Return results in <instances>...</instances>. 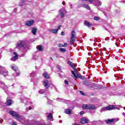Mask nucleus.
I'll return each mask as SVG.
<instances>
[{
	"label": "nucleus",
	"mask_w": 125,
	"mask_h": 125,
	"mask_svg": "<svg viewBox=\"0 0 125 125\" xmlns=\"http://www.w3.org/2000/svg\"><path fill=\"white\" fill-rule=\"evenodd\" d=\"M9 114L12 116V117H15L16 120L21 123V124H26V120L25 119V118L23 116H20L17 112L14 111H9Z\"/></svg>",
	"instance_id": "1"
},
{
	"label": "nucleus",
	"mask_w": 125,
	"mask_h": 125,
	"mask_svg": "<svg viewBox=\"0 0 125 125\" xmlns=\"http://www.w3.org/2000/svg\"><path fill=\"white\" fill-rule=\"evenodd\" d=\"M115 109H117V110H120V108L115 106L114 105H109V106L102 108L101 109V112H103V111H111L112 110H115Z\"/></svg>",
	"instance_id": "2"
},
{
	"label": "nucleus",
	"mask_w": 125,
	"mask_h": 125,
	"mask_svg": "<svg viewBox=\"0 0 125 125\" xmlns=\"http://www.w3.org/2000/svg\"><path fill=\"white\" fill-rule=\"evenodd\" d=\"M77 39V36L76 35V32L75 30H72L71 31V36L70 40V43L71 44H74L75 42H76V39Z\"/></svg>",
	"instance_id": "3"
},
{
	"label": "nucleus",
	"mask_w": 125,
	"mask_h": 125,
	"mask_svg": "<svg viewBox=\"0 0 125 125\" xmlns=\"http://www.w3.org/2000/svg\"><path fill=\"white\" fill-rule=\"evenodd\" d=\"M83 109H88L89 110H96V106L94 104H84L82 106Z\"/></svg>",
	"instance_id": "4"
},
{
	"label": "nucleus",
	"mask_w": 125,
	"mask_h": 125,
	"mask_svg": "<svg viewBox=\"0 0 125 125\" xmlns=\"http://www.w3.org/2000/svg\"><path fill=\"white\" fill-rule=\"evenodd\" d=\"M43 84L44 86H45V87L47 89L49 88V87H51L52 88L54 87V85L52 84L51 82L48 80H44L43 82Z\"/></svg>",
	"instance_id": "5"
},
{
	"label": "nucleus",
	"mask_w": 125,
	"mask_h": 125,
	"mask_svg": "<svg viewBox=\"0 0 125 125\" xmlns=\"http://www.w3.org/2000/svg\"><path fill=\"white\" fill-rule=\"evenodd\" d=\"M0 75H3L5 77L8 75L7 70L5 68L0 65Z\"/></svg>",
	"instance_id": "6"
},
{
	"label": "nucleus",
	"mask_w": 125,
	"mask_h": 125,
	"mask_svg": "<svg viewBox=\"0 0 125 125\" xmlns=\"http://www.w3.org/2000/svg\"><path fill=\"white\" fill-rule=\"evenodd\" d=\"M83 83L84 85H85L86 86H88V87H90L91 88H95V89L97 88V86H96L95 85H94L91 83H86L85 82H83Z\"/></svg>",
	"instance_id": "7"
},
{
	"label": "nucleus",
	"mask_w": 125,
	"mask_h": 125,
	"mask_svg": "<svg viewBox=\"0 0 125 125\" xmlns=\"http://www.w3.org/2000/svg\"><path fill=\"white\" fill-rule=\"evenodd\" d=\"M25 45V42L24 41H21L18 42L17 45V47L18 48H20L21 47H23Z\"/></svg>",
	"instance_id": "8"
},
{
	"label": "nucleus",
	"mask_w": 125,
	"mask_h": 125,
	"mask_svg": "<svg viewBox=\"0 0 125 125\" xmlns=\"http://www.w3.org/2000/svg\"><path fill=\"white\" fill-rule=\"evenodd\" d=\"M89 120L85 118H83L81 120V124L84 125V124H88Z\"/></svg>",
	"instance_id": "9"
},
{
	"label": "nucleus",
	"mask_w": 125,
	"mask_h": 125,
	"mask_svg": "<svg viewBox=\"0 0 125 125\" xmlns=\"http://www.w3.org/2000/svg\"><path fill=\"white\" fill-rule=\"evenodd\" d=\"M60 16L62 17V18H63V17L65 15V13H66V10L65 9H61L60 10Z\"/></svg>",
	"instance_id": "10"
},
{
	"label": "nucleus",
	"mask_w": 125,
	"mask_h": 125,
	"mask_svg": "<svg viewBox=\"0 0 125 125\" xmlns=\"http://www.w3.org/2000/svg\"><path fill=\"white\" fill-rule=\"evenodd\" d=\"M45 123L42 121H35L33 125H44Z\"/></svg>",
	"instance_id": "11"
},
{
	"label": "nucleus",
	"mask_w": 125,
	"mask_h": 125,
	"mask_svg": "<svg viewBox=\"0 0 125 125\" xmlns=\"http://www.w3.org/2000/svg\"><path fill=\"white\" fill-rule=\"evenodd\" d=\"M14 54L15 56H13L11 59V60H12V61H16V60H17V59L18 58V55H17V53H16V52H14Z\"/></svg>",
	"instance_id": "12"
},
{
	"label": "nucleus",
	"mask_w": 125,
	"mask_h": 125,
	"mask_svg": "<svg viewBox=\"0 0 125 125\" xmlns=\"http://www.w3.org/2000/svg\"><path fill=\"white\" fill-rule=\"evenodd\" d=\"M102 4V2L101 1L98 0H96L95 1V2L94 3V5H96L97 6H100Z\"/></svg>",
	"instance_id": "13"
},
{
	"label": "nucleus",
	"mask_w": 125,
	"mask_h": 125,
	"mask_svg": "<svg viewBox=\"0 0 125 125\" xmlns=\"http://www.w3.org/2000/svg\"><path fill=\"white\" fill-rule=\"evenodd\" d=\"M49 32H50V33H52L53 34H57V33H58V29H49Z\"/></svg>",
	"instance_id": "14"
},
{
	"label": "nucleus",
	"mask_w": 125,
	"mask_h": 125,
	"mask_svg": "<svg viewBox=\"0 0 125 125\" xmlns=\"http://www.w3.org/2000/svg\"><path fill=\"white\" fill-rule=\"evenodd\" d=\"M13 103V101L11 99H9L7 100L6 105L7 106H10V105H12Z\"/></svg>",
	"instance_id": "15"
},
{
	"label": "nucleus",
	"mask_w": 125,
	"mask_h": 125,
	"mask_svg": "<svg viewBox=\"0 0 125 125\" xmlns=\"http://www.w3.org/2000/svg\"><path fill=\"white\" fill-rule=\"evenodd\" d=\"M34 24V21H26L25 25L26 26H32Z\"/></svg>",
	"instance_id": "16"
},
{
	"label": "nucleus",
	"mask_w": 125,
	"mask_h": 125,
	"mask_svg": "<svg viewBox=\"0 0 125 125\" xmlns=\"http://www.w3.org/2000/svg\"><path fill=\"white\" fill-rule=\"evenodd\" d=\"M43 77H44V78H45V79H50V76L49 75V74H47V72H44L43 74Z\"/></svg>",
	"instance_id": "17"
},
{
	"label": "nucleus",
	"mask_w": 125,
	"mask_h": 125,
	"mask_svg": "<svg viewBox=\"0 0 125 125\" xmlns=\"http://www.w3.org/2000/svg\"><path fill=\"white\" fill-rule=\"evenodd\" d=\"M84 25H85V26H86L87 27H91V26H92V24L91 23H90L89 22L86 21H84Z\"/></svg>",
	"instance_id": "18"
},
{
	"label": "nucleus",
	"mask_w": 125,
	"mask_h": 125,
	"mask_svg": "<svg viewBox=\"0 0 125 125\" xmlns=\"http://www.w3.org/2000/svg\"><path fill=\"white\" fill-rule=\"evenodd\" d=\"M72 74L73 75L74 77L76 78V79H78V78H81V76L79 75L78 73H75V72L74 71H71Z\"/></svg>",
	"instance_id": "19"
},
{
	"label": "nucleus",
	"mask_w": 125,
	"mask_h": 125,
	"mask_svg": "<svg viewBox=\"0 0 125 125\" xmlns=\"http://www.w3.org/2000/svg\"><path fill=\"white\" fill-rule=\"evenodd\" d=\"M82 7L84 8H86V9H88V10H90V7L87 4H82Z\"/></svg>",
	"instance_id": "20"
},
{
	"label": "nucleus",
	"mask_w": 125,
	"mask_h": 125,
	"mask_svg": "<svg viewBox=\"0 0 125 125\" xmlns=\"http://www.w3.org/2000/svg\"><path fill=\"white\" fill-rule=\"evenodd\" d=\"M11 68L14 70L15 72L18 70V67L15 64H13L11 66Z\"/></svg>",
	"instance_id": "21"
},
{
	"label": "nucleus",
	"mask_w": 125,
	"mask_h": 125,
	"mask_svg": "<svg viewBox=\"0 0 125 125\" xmlns=\"http://www.w3.org/2000/svg\"><path fill=\"white\" fill-rule=\"evenodd\" d=\"M48 120H49L50 121H53V118L52 117V113H50L49 114V115L47 117Z\"/></svg>",
	"instance_id": "22"
},
{
	"label": "nucleus",
	"mask_w": 125,
	"mask_h": 125,
	"mask_svg": "<svg viewBox=\"0 0 125 125\" xmlns=\"http://www.w3.org/2000/svg\"><path fill=\"white\" fill-rule=\"evenodd\" d=\"M37 31L38 29H37V28H33L32 30V33L33 34V35H34V36H36Z\"/></svg>",
	"instance_id": "23"
},
{
	"label": "nucleus",
	"mask_w": 125,
	"mask_h": 125,
	"mask_svg": "<svg viewBox=\"0 0 125 125\" xmlns=\"http://www.w3.org/2000/svg\"><path fill=\"white\" fill-rule=\"evenodd\" d=\"M72 112V109H65L64 111V113L67 114H71Z\"/></svg>",
	"instance_id": "24"
},
{
	"label": "nucleus",
	"mask_w": 125,
	"mask_h": 125,
	"mask_svg": "<svg viewBox=\"0 0 125 125\" xmlns=\"http://www.w3.org/2000/svg\"><path fill=\"white\" fill-rule=\"evenodd\" d=\"M26 2V0H21V2L20 3V6H24L25 5V3Z\"/></svg>",
	"instance_id": "25"
},
{
	"label": "nucleus",
	"mask_w": 125,
	"mask_h": 125,
	"mask_svg": "<svg viewBox=\"0 0 125 125\" xmlns=\"http://www.w3.org/2000/svg\"><path fill=\"white\" fill-rule=\"evenodd\" d=\"M58 101H60V102H64L65 103H67L69 102V101L68 100H65L64 99L59 98L57 99Z\"/></svg>",
	"instance_id": "26"
},
{
	"label": "nucleus",
	"mask_w": 125,
	"mask_h": 125,
	"mask_svg": "<svg viewBox=\"0 0 125 125\" xmlns=\"http://www.w3.org/2000/svg\"><path fill=\"white\" fill-rule=\"evenodd\" d=\"M84 1H88L90 3H93L94 4V2H95L96 0H83Z\"/></svg>",
	"instance_id": "27"
},
{
	"label": "nucleus",
	"mask_w": 125,
	"mask_h": 125,
	"mask_svg": "<svg viewBox=\"0 0 125 125\" xmlns=\"http://www.w3.org/2000/svg\"><path fill=\"white\" fill-rule=\"evenodd\" d=\"M37 49H38L39 51H42V45H39L37 46Z\"/></svg>",
	"instance_id": "28"
},
{
	"label": "nucleus",
	"mask_w": 125,
	"mask_h": 125,
	"mask_svg": "<svg viewBox=\"0 0 125 125\" xmlns=\"http://www.w3.org/2000/svg\"><path fill=\"white\" fill-rule=\"evenodd\" d=\"M113 119H108V120L105 121V123L106 124H110L111 123H113Z\"/></svg>",
	"instance_id": "29"
},
{
	"label": "nucleus",
	"mask_w": 125,
	"mask_h": 125,
	"mask_svg": "<svg viewBox=\"0 0 125 125\" xmlns=\"http://www.w3.org/2000/svg\"><path fill=\"white\" fill-rule=\"evenodd\" d=\"M37 75V73L33 71L31 74H30V77H35Z\"/></svg>",
	"instance_id": "30"
},
{
	"label": "nucleus",
	"mask_w": 125,
	"mask_h": 125,
	"mask_svg": "<svg viewBox=\"0 0 125 125\" xmlns=\"http://www.w3.org/2000/svg\"><path fill=\"white\" fill-rule=\"evenodd\" d=\"M32 109H34V107L30 106L29 107H26V111L28 112L29 110H32Z\"/></svg>",
	"instance_id": "31"
},
{
	"label": "nucleus",
	"mask_w": 125,
	"mask_h": 125,
	"mask_svg": "<svg viewBox=\"0 0 125 125\" xmlns=\"http://www.w3.org/2000/svg\"><path fill=\"white\" fill-rule=\"evenodd\" d=\"M67 63H68V64H69V65H70V66H71V67H72L73 68V67L74 66V63H73V62H72L70 61H68Z\"/></svg>",
	"instance_id": "32"
},
{
	"label": "nucleus",
	"mask_w": 125,
	"mask_h": 125,
	"mask_svg": "<svg viewBox=\"0 0 125 125\" xmlns=\"http://www.w3.org/2000/svg\"><path fill=\"white\" fill-rule=\"evenodd\" d=\"M39 92L40 94H43L45 92V90L41 89L39 91Z\"/></svg>",
	"instance_id": "33"
},
{
	"label": "nucleus",
	"mask_w": 125,
	"mask_h": 125,
	"mask_svg": "<svg viewBox=\"0 0 125 125\" xmlns=\"http://www.w3.org/2000/svg\"><path fill=\"white\" fill-rule=\"evenodd\" d=\"M60 50L61 52H66V49L63 48H60Z\"/></svg>",
	"instance_id": "34"
},
{
	"label": "nucleus",
	"mask_w": 125,
	"mask_h": 125,
	"mask_svg": "<svg viewBox=\"0 0 125 125\" xmlns=\"http://www.w3.org/2000/svg\"><path fill=\"white\" fill-rule=\"evenodd\" d=\"M6 93L10 97H12V96H13V95H14V94H13V93L7 92Z\"/></svg>",
	"instance_id": "35"
},
{
	"label": "nucleus",
	"mask_w": 125,
	"mask_h": 125,
	"mask_svg": "<svg viewBox=\"0 0 125 125\" xmlns=\"http://www.w3.org/2000/svg\"><path fill=\"white\" fill-rule=\"evenodd\" d=\"M2 87L3 89H4V90H6V89H7L8 88V87H7V85H4Z\"/></svg>",
	"instance_id": "36"
},
{
	"label": "nucleus",
	"mask_w": 125,
	"mask_h": 125,
	"mask_svg": "<svg viewBox=\"0 0 125 125\" xmlns=\"http://www.w3.org/2000/svg\"><path fill=\"white\" fill-rule=\"evenodd\" d=\"M113 122H118V121H119V118H116V119H112Z\"/></svg>",
	"instance_id": "37"
},
{
	"label": "nucleus",
	"mask_w": 125,
	"mask_h": 125,
	"mask_svg": "<svg viewBox=\"0 0 125 125\" xmlns=\"http://www.w3.org/2000/svg\"><path fill=\"white\" fill-rule=\"evenodd\" d=\"M94 20H96V21H98L99 20V18L97 17H95L94 18Z\"/></svg>",
	"instance_id": "38"
},
{
	"label": "nucleus",
	"mask_w": 125,
	"mask_h": 125,
	"mask_svg": "<svg viewBox=\"0 0 125 125\" xmlns=\"http://www.w3.org/2000/svg\"><path fill=\"white\" fill-rule=\"evenodd\" d=\"M47 101L48 104H51L52 101L50 99H48Z\"/></svg>",
	"instance_id": "39"
},
{
	"label": "nucleus",
	"mask_w": 125,
	"mask_h": 125,
	"mask_svg": "<svg viewBox=\"0 0 125 125\" xmlns=\"http://www.w3.org/2000/svg\"><path fill=\"white\" fill-rule=\"evenodd\" d=\"M79 77H79L80 79H81V80H83L84 79V77L81 75V76H79Z\"/></svg>",
	"instance_id": "40"
},
{
	"label": "nucleus",
	"mask_w": 125,
	"mask_h": 125,
	"mask_svg": "<svg viewBox=\"0 0 125 125\" xmlns=\"http://www.w3.org/2000/svg\"><path fill=\"white\" fill-rule=\"evenodd\" d=\"M83 114H84V112L83 111L80 112V114L81 115H83Z\"/></svg>",
	"instance_id": "41"
},
{
	"label": "nucleus",
	"mask_w": 125,
	"mask_h": 125,
	"mask_svg": "<svg viewBox=\"0 0 125 125\" xmlns=\"http://www.w3.org/2000/svg\"><path fill=\"white\" fill-rule=\"evenodd\" d=\"M61 28V25H59L58 27V29H56L57 30H58V31H59V30H60Z\"/></svg>",
	"instance_id": "42"
},
{
	"label": "nucleus",
	"mask_w": 125,
	"mask_h": 125,
	"mask_svg": "<svg viewBox=\"0 0 125 125\" xmlns=\"http://www.w3.org/2000/svg\"><path fill=\"white\" fill-rule=\"evenodd\" d=\"M64 83H65V84H68V83H69V82L68 81H67L66 80H65Z\"/></svg>",
	"instance_id": "43"
},
{
	"label": "nucleus",
	"mask_w": 125,
	"mask_h": 125,
	"mask_svg": "<svg viewBox=\"0 0 125 125\" xmlns=\"http://www.w3.org/2000/svg\"><path fill=\"white\" fill-rule=\"evenodd\" d=\"M11 125H17V124H16V122H13L11 124Z\"/></svg>",
	"instance_id": "44"
},
{
	"label": "nucleus",
	"mask_w": 125,
	"mask_h": 125,
	"mask_svg": "<svg viewBox=\"0 0 125 125\" xmlns=\"http://www.w3.org/2000/svg\"><path fill=\"white\" fill-rule=\"evenodd\" d=\"M61 35L62 36H64L65 35V33H64V32L62 31L61 32Z\"/></svg>",
	"instance_id": "45"
},
{
	"label": "nucleus",
	"mask_w": 125,
	"mask_h": 125,
	"mask_svg": "<svg viewBox=\"0 0 125 125\" xmlns=\"http://www.w3.org/2000/svg\"><path fill=\"white\" fill-rule=\"evenodd\" d=\"M68 45V44L67 43H65L64 45H62V46H67Z\"/></svg>",
	"instance_id": "46"
},
{
	"label": "nucleus",
	"mask_w": 125,
	"mask_h": 125,
	"mask_svg": "<svg viewBox=\"0 0 125 125\" xmlns=\"http://www.w3.org/2000/svg\"><path fill=\"white\" fill-rule=\"evenodd\" d=\"M80 93L81 94H82V95H84V93H83V91H80Z\"/></svg>",
	"instance_id": "47"
},
{
	"label": "nucleus",
	"mask_w": 125,
	"mask_h": 125,
	"mask_svg": "<svg viewBox=\"0 0 125 125\" xmlns=\"http://www.w3.org/2000/svg\"><path fill=\"white\" fill-rule=\"evenodd\" d=\"M57 67H58L59 70H61V66L58 65Z\"/></svg>",
	"instance_id": "48"
},
{
	"label": "nucleus",
	"mask_w": 125,
	"mask_h": 125,
	"mask_svg": "<svg viewBox=\"0 0 125 125\" xmlns=\"http://www.w3.org/2000/svg\"><path fill=\"white\" fill-rule=\"evenodd\" d=\"M62 4H63V5H65L66 4V3L65 2V1H63Z\"/></svg>",
	"instance_id": "49"
},
{
	"label": "nucleus",
	"mask_w": 125,
	"mask_h": 125,
	"mask_svg": "<svg viewBox=\"0 0 125 125\" xmlns=\"http://www.w3.org/2000/svg\"><path fill=\"white\" fill-rule=\"evenodd\" d=\"M2 122H3V120H0V124H2Z\"/></svg>",
	"instance_id": "50"
},
{
	"label": "nucleus",
	"mask_w": 125,
	"mask_h": 125,
	"mask_svg": "<svg viewBox=\"0 0 125 125\" xmlns=\"http://www.w3.org/2000/svg\"><path fill=\"white\" fill-rule=\"evenodd\" d=\"M14 11L15 12H16L17 11V8H15V9L14 10Z\"/></svg>",
	"instance_id": "51"
},
{
	"label": "nucleus",
	"mask_w": 125,
	"mask_h": 125,
	"mask_svg": "<svg viewBox=\"0 0 125 125\" xmlns=\"http://www.w3.org/2000/svg\"><path fill=\"white\" fill-rule=\"evenodd\" d=\"M72 125H80V124H77V123H73V124H72Z\"/></svg>",
	"instance_id": "52"
},
{
	"label": "nucleus",
	"mask_w": 125,
	"mask_h": 125,
	"mask_svg": "<svg viewBox=\"0 0 125 125\" xmlns=\"http://www.w3.org/2000/svg\"><path fill=\"white\" fill-rule=\"evenodd\" d=\"M122 115H123V116H124V117H125V112H123V113H122Z\"/></svg>",
	"instance_id": "53"
},
{
	"label": "nucleus",
	"mask_w": 125,
	"mask_h": 125,
	"mask_svg": "<svg viewBox=\"0 0 125 125\" xmlns=\"http://www.w3.org/2000/svg\"><path fill=\"white\" fill-rule=\"evenodd\" d=\"M27 105H29V104H32V102H29V103H27Z\"/></svg>",
	"instance_id": "54"
},
{
	"label": "nucleus",
	"mask_w": 125,
	"mask_h": 125,
	"mask_svg": "<svg viewBox=\"0 0 125 125\" xmlns=\"http://www.w3.org/2000/svg\"><path fill=\"white\" fill-rule=\"evenodd\" d=\"M28 0V1H29V2H30V1H33V0Z\"/></svg>",
	"instance_id": "55"
},
{
	"label": "nucleus",
	"mask_w": 125,
	"mask_h": 125,
	"mask_svg": "<svg viewBox=\"0 0 125 125\" xmlns=\"http://www.w3.org/2000/svg\"><path fill=\"white\" fill-rule=\"evenodd\" d=\"M59 123H60V124H61V123H62V121L60 120V121H59Z\"/></svg>",
	"instance_id": "56"
},
{
	"label": "nucleus",
	"mask_w": 125,
	"mask_h": 125,
	"mask_svg": "<svg viewBox=\"0 0 125 125\" xmlns=\"http://www.w3.org/2000/svg\"><path fill=\"white\" fill-rule=\"evenodd\" d=\"M17 76H19V73H17Z\"/></svg>",
	"instance_id": "57"
},
{
	"label": "nucleus",
	"mask_w": 125,
	"mask_h": 125,
	"mask_svg": "<svg viewBox=\"0 0 125 125\" xmlns=\"http://www.w3.org/2000/svg\"><path fill=\"white\" fill-rule=\"evenodd\" d=\"M1 55L0 54V58H1Z\"/></svg>",
	"instance_id": "58"
},
{
	"label": "nucleus",
	"mask_w": 125,
	"mask_h": 125,
	"mask_svg": "<svg viewBox=\"0 0 125 125\" xmlns=\"http://www.w3.org/2000/svg\"><path fill=\"white\" fill-rule=\"evenodd\" d=\"M50 59H51L52 60H53V59L51 57H50Z\"/></svg>",
	"instance_id": "59"
},
{
	"label": "nucleus",
	"mask_w": 125,
	"mask_h": 125,
	"mask_svg": "<svg viewBox=\"0 0 125 125\" xmlns=\"http://www.w3.org/2000/svg\"><path fill=\"white\" fill-rule=\"evenodd\" d=\"M104 15H106V14H105V12H104Z\"/></svg>",
	"instance_id": "60"
},
{
	"label": "nucleus",
	"mask_w": 125,
	"mask_h": 125,
	"mask_svg": "<svg viewBox=\"0 0 125 125\" xmlns=\"http://www.w3.org/2000/svg\"><path fill=\"white\" fill-rule=\"evenodd\" d=\"M59 118H61V116H59Z\"/></svg>",
	"instance_id": "61"
},
{
	"label": "nucleus",
	"mask_w": 125,
	"mask_h": 125,
	"mask_svg": "<svg viewBox=\"0 0 125 125\" xmlns=\"http://www.w3.org/2000/svg\"><path fill=\"white\" fill-rule=\"evenodd\" d=\"M36 69H37V66H35Z\"/></svg>",
	"instance_id": "62"
}]
</instances>
